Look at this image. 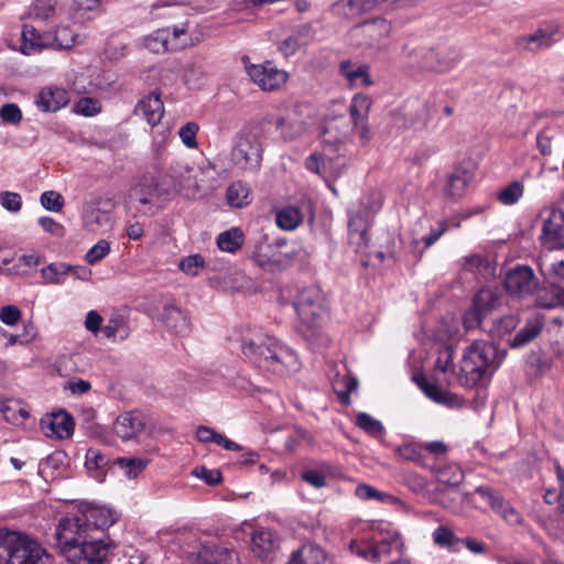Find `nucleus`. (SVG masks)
<instances>
[{
	"mask_svg": "<svg viewBox=\"0 0 564 564\" xmlns=\"http://www.w3.org/2000/svg\"><path fill=\"white\" fill-rule=\"evenodd\" d=\"M501 301L498 290L491 288L480 289L473 297V303L485 316L495 310Z\"/></svg>",
	"mask_w": 564,
	"mask_h": 564,
	"instance_id": "e433bc0d",
	"label": "nucleus"
},
{
	"mask_svg": "<svg viewBox=\"0 0 564 564\" xmlns=\"http://www.w3.org/2000/svg\"><path fill=\"white\" fill-rule=\"evenodd\" d=\"M383 2H391L398 7L397 0H337L330 6L329 11L335 17L351 20L375 10Z\"/></svg>",
	"mask_w": 564,
	"mask_h": 564,
	"instance_id": "dca6fc26",
	"label": "nucleus"
},
{
	"mask_svg": "<svg viewBox=\"0 0 564 564\" xmlns=\"http://www.w3.org/2000/svg\"><path fill=\"white\" fill-rule=\"evenodd\" d=\"M470 174L463 167H456L453 173L447 176L444 186L445 195L454 200H458L466 194L467 186L470 182Z\"/></svg>",
	"mask_w": 564,
	"mask_h": 564,
	"instance_id": "7c9ffc66",
	"label": "nucleus"
},
{
	"mask_svg": "<svg viewBox=\"0 0 564 564\" xmlns=\"http://www.w3.org/2000/svg\"><path fill=\"white\" fill-rule=\"evenodd\" d=\"M75 109L80 115L91 117L101 111V105L95 98L83 97L77 101Z\"/></svg>",
	"mask_w": 564,
	"mask_h": 564,
	"instance_id": "774afa93",
	"label": "nucleus"
},
{
	"mask_svg": "<svg viewBox=\"0 0 564 564\" xmlns=\"http://www.w3.org/2000/svg\"><path fill=\"white\" fill-rule=\"evenodd\" d=\"M245 69L251 80L263 91H274L281 88L289 79V74L278 68L273 62L265 61L252 64L248 55L241 57Z\"/></svg>",
	"mask_w": 564,
	"mask_h": 564,
	"instance_id": "1a4fd4ad",
	"label": "nucleus"
},
{
	"mask_svg": "<svg viewBox=\"0 0 564 564\" xmlns=\"http://www.w3.org/2000/svg\"><path fill=\"white\" fill-rule=\"evenodd\" d=\"M355 28L362 30V33L367 35L372 43H378L387 39L391 33V23L383 18L366 20L358 23Z\"/></svg>",
	"mask_w": 564,
	"mask_h": 564,
	"instance_id": "473e14b6",
	"label": "nucleus"
},
{
	"mask_svg": "<svg viewBox=\"0 0 564 564\" xmlns=\"http://www.w3.org/2000/svg\"><path fill=\"white\" fill-rule=\"evenodd\" d=\"M47 427L50 429L52 435H55L57 438L64 440L69 438L74 433V419L66 411H59L54 413L48 419Z\"/></svg>",
	"mask_w": 564,
	"mask_h": 564,
	"instance_id": "f704fd0d",
	"label": "nucleus"
},
{
	"mask_svg": "<svg viewBox=\"0 0 564 564\" xmlns=\"http://www.w3.org/2000/svg\"><path fill=\"white\" fill-rule=\"evenodd\" d=\"M462 539L456 535L454 530L446 524H441L432 532L433 543L445 549L451 553H459L462 550Z\"/></svg>",
	"mask_w": 564,
	"mask_h": 564,
	"instance_id": "2f4dec72",
	"label": "nucleus"
},
{
	"mask_svg": "<svg viewBox=\"0 0 564 564\" xmlns=\"http://www.w3.org/2000/svg\"><path fill=\"white\" fill-rule=\"evenodd\" d=\"M162 322L169 330L176 335L186 336L192 329L188 314L177 306L164 307Z\"/></svg>",
	"mask_w": 564,
	"mask_h": 564,
	"instance_id": "bb28decb",
	"label": "nucleus"
},
{
	"mask_svg": "<svg viewBox=\"0 0 564 564\" xmlns=\"http://www.w3.org/2000/svg\"><path fill=\"white\" fill-rule=\"evenodd\" d=\"M50 32H40L35 26L24 24L22 30V52L26 55L50 48Z\"/></svg>",
	"mask_w": 564,
	"mask_h": 564,
	"instance_id": "cd10ccee",
	"label": "nucleus"
},
{
	"mask_svg": "<svg viewBox=\"0 0 564 564\" xmlns=\"http://www.w3.org/2000/svg\"><path fill=\"white\" fill-rule=\"evenodd\" d=\"M434 115V108L429 102H420L417 107V115L411 120V124L416 129H424L427 127Z\"/></svg>",
	"mask_w": 564,
	"mask_h": 564,
	"instance_id": "69168bd1",
	"label": "nucleus"
},
{
	"mask_svg": "<svg viewBox=\"0 0 564 564\" xmlns=\"http://www.w3.org/2000/svg\"><path fill=\"white\" fill-rule=\"evenodd\" d=\"M191 45L187 35V24L159 29L144 39V46L153 53L180 51Z\"/></svg>",
	"mask_w": 564,
	"mask_h": 564,
	"instance_id": "9d476101",
	"label": "nucleus"
},
{
	"mask_svg": "<svg viewBox=\"0 0 564 564\" xmlns=\"http://www.w3.org/2000/svg\"><path fill=\"white\" fill-rule=\"evenodd\" d=\"M50 48L69 50L78 39V33L69 25H59L54 32H50Z\"/></svg>",
	"mask_w": 564,
	"mask_h": 564,
	"instance_id": "4c0bfd02",
	"label": "nucleus"
},
{
	"mask_svg": "<svg viewBox=\"0 0 564 564\" xmlns=\"http://www.w3.org/2000/svg\"><path fill=\"white\" fill-rule=\"evenodd\" d=\"M1 206L11 213H18L22 208V197L19 193L3 191L0 192Z\"/></svg>",
	"mask_w": 564,
	"mask_h": 564,
	"instance_id": "338daca9",
	"label": "nucleus"
},
{
	"mask_svg": "<svg viewBox=\"0 0 564 564\" xmlns=\"http://www.w3.org/2000/svg\"><path fill=\"white\" fill-rule=\"evenodd\" d=\"M15 540V531L0 528V564H12V541Z\"/></svg>",
	"mask_w": 564,
	"mask_h": 564,
	"instance_id": "6e6d98bb",
	"label": "nucleus"
},
{
	"mask_svg": "<svg viewBox=\"0 0 564 564\" xmlns=\"http://www.w3.org/2000/svg\"><path fill=\"white\" fill-rule=\"evenodd\" d=\"M506 356L507 351L500 350L494 343L475 340L463 355L460 372L467 383L477 384L487 371H496Z\"/></svg>",
	"mask_w": 564,
	"mask_h": 564,
	"instance_id": "39448f33",
	"label": "nucleus"
},
{
	"mask_svg": "<svg viewBox=\"0 0 564 564\" xmlns=\"http://www.w3.org/2000/svg\"><path fill=\"white\" fill-rule=\"evenodd\" d=\"M40 202L46 210L54 213L61 212L65 205L63 195L55 191H46L42 193Z\"/></svg>",
	"mask_w": 564,
	"mask_h": 564,
	"instance_id": "680f3d73",
	"label": "nucleus"
},
{
	"mask_svg": "<svg viewBox=\"0 0 564 564\" xmlns=\"http://www.w3.org/2000/svg\"><path fill=\"white\" fill-rule=\"evenodd\" d=\"M539 279L534 271L524 264H517L508 270L503 278L506 292L517 299H528L538 291Z\"/></svg>",
	"mask_w": 564,
	"mask_h": 564,
	"instance_id": "9b49d317",
	"label": "nucleus"
},
{
	"mask_svg": "<svg viewBox=\"0 0 564 564\" xmlns=\"http://www.w3.org/2000/svg\"><path fill=\"white\" fill-rule=\"evenodd\" d=\"M369 223L365 214L360 212L350 214L348 219V240L355 252L365 253L369 245Z\"/></svg>",
	"mask_w": 564,
	"mask_h": 564,
	"instance_id": "412c9836",
	"label": "nucleus"
},
{
	"mask_svg": "<svg viewBox=\"0 0 564 564\" xmlns=\"http://www.w3.org/2000/svg\"><path fill=\"white\" fill-rule=\"evenodd\" d=\"M143 430V422L137 412H126L117 419L116 432L123 440L134 437Z\"/></svg>",
	"mask_w": 564,
	"mask_h": 564,
	"instance_id": "72a5a7b5",
	"label": "nucleus"
},
{
	"mask_svg": "<svg viewBox=\"0 0 564 564\" xmlns=\"http://www.w3.org/2000/svg\"><path fill=\"white\" fill-rule=\"evenodd\" d=\"M280 547L278 533L268 528L256 529L251 534V551L262 561L267 560Z\"/></svg>",
	"mask_w": 564,
	"mask_h": 564,
	"instance_id": "6ab92c4d",
	"label": "nucleus"
},
{
	"mask_svg": "<svg viewBox=\"0 0 564 564\" xmlns=\"http://www.w3.org/2000/svg\"><path fill=\"white\" fill-rule=\"evenodd\" d=\"M153 192H155V188L137 186L130 194L131 199L134 202L139 203L140 205L149 206L148 210H144L145 215H154V210L152 209Z\"/></svg>",
	"mask_w": 564,
	"mask_h": 564,
	"instance_id": "052dcab7",
	"label": "nucleus"
},
{
	"mask_svg": "<svg viewBox=\"0 0 564 564\" xmlns=\"http://www.w3.org/2000/svg\"><path fill=\"white\" fill-rule=\"evenodd\" d=\"M241 352L260 370L279 377L289 376L301 368L299 356L293 348L262 332L243 336Z\"/></svg>",
	"mask_w": 564,
	"mask_h": 564,
	"instance_id": "f257e3e1",
	"label": "nucleus"
},
{
	"mask_svg": "<svg viewBox=\"0 0 564 564\" xmlns=\"http://www.w3.org/2000/svg\"><path fill=\"white\" fill-rule=\"evenodd\" d=\"M235 561V551L214 543L202 545L195 558L197 564H234Z\"/></svg>",
	"mask_w": 564,
	"mask_h": 564,
	"instance_id": "a878e982",
	"label": "nucleus"
},
{
	"mask_svg": "<svg viewBox=\"0 0 564 564\" xmlns=\"http://www.w3.org/2000/svg\"><path fill=\"white\" fill-rule=\"evenodd\" d=\"M83 220L85 226L91 231H97L102 227L109 226L111 223L109 213L95 207L85 209Z\"/></svg>",
	"mask_w": 564,
	"mask_h": 564,
	"instance_id": "a18cd8bd",
	"label": "nucleus"
},
{
	"mask_svg": "<svg viewBox=\"0 0 564 564\" xmlns=\"http://www.w3.org/2000/svg\"><path fill=\"white\" fill-rule=\"evenodd\" d=\"M67 521L75 524L72 528L75 534H86L104 536V531L112 525L116 521V514L108 508L95 505H86L83 507L78 514L74 517H64L59 520L56 528V533L65 532L64 529H68Z\"/></svg>",
	"mask_w": 564,
	"mask_h": 564,
	"instance_id": "423d86ee",
	"label": "nucleus"
},
{
	"mask_svg": "<svg viewBox=\"0 0 564 564\" xmlns=\"http://www.w3.org/2000/svg\"><path fill=\"white\" fill-rule=\"evenodd\" d=\"M561 37V25L555 21H544L533 33L518 37L516 44L519 48L536 52L551 47Z\"/></svg>",
	"mask_w": 564,
	"mask_h": 564,
	"instance_id": "f8f14e48",
	"label": "nucleus"
},
{
	"mask_svg": "<svg viewBox=\"0 0 564 564\" xmlns=\"http://www.w3.org/2000/svg\"><path fill=\"white\" fill-rule=\"evenodd\" d=\"M395 455L405 462L415 463L422 467H426V455L424 454L423 443L410 441L405 442L394 449Z\"/></svg>",
	"mask_w": 564,
	"mask_h": 564,
	"instance_id": "c9c22d12",
	"label": "nucleus"
},
{
	"mask_svg": "<svg viewBox=\"0 0 564 564\" xmlns=\"http://www.w3.org/2000/svg\"><path fill=\"white\" fill-rule=\"evenodd\" d=\"M534 305L540 308H553L560 306L558 297V289L549 290L546 288H540L538 285V291L533 294Z\"/></svg>",
	"mask_w": 564,
	"mask_h": 564,
	"instance_id": "3c124183",
	"label": "nucleus"
},
{
	"mask_svg": "<svg viewBox=\"0 0 564 564\" xmlns=\"http://www.w3.org/2000/svg\"><path fill=\"white\" fill-rule=\"evenodd\" d=\"M245 237L240 228L234 227L218 235L217 246L221 251L235 253L243 245Z\"/></svg>",
	"mask_w": 564,
	"mask_h": 564,
	"instance_id": "a19ab883",
	"label": "nucleus"
},
{
	"mask_svg": "<svg viewBox=\"0 0 564 564\" xmlns=\"http://www.w3.org/2000/svg\"><path fill=\"white\" fill-rule=\"evenodd\" d=\"M400 56L403 59V68L413 77L432 73H447L460 59V54L456 48L443 45L411 47L409 44H404Z\"/></svg>",
	"mask_w": 564,
	"mask_h": 564,
	"instance_id": "7ed1b4c3",
	"label": "nucleus"
},
{
	"mask_svg": "<svg viewBox=\"0 0 564 564\" xmlns=\"http://www.w3.org/2000/svg\"><path fill=\"white\" fill-rule=\"evenodd\" d=\"M518 324L519 318L517 315H505L494 322L490 333L494 337L502 338L503 336L514 330Z\"/></svg>",
	"mask_w": 564,
	"mask_h": 564,
	"instance_id": "603ef678",
	"label": "nucleus"
},
{
	"mask_svg": "<svg viewBox=\"0 0 564 564\" xmlns=\"http://www.w3.org/2000/svg\"><path fill=\"white\" fill-rule=\"evenodd\" d=\"M371 529L379 562L393 552L402 550L403 541L401 534L392 529L391 523L379 521L377 524H372Z\"/></svg>",
	"mask_w": 564,
	"mask_h": 564,
	"instance_id": "2eb2a0df",
	"label": "nucleus"
},
{
	"mask_svg": "<svg viewBox=\"0 0 564 564\" xmlns=\"http://www.w3.org/2000/svg\"><path fill=\"white\" fill-rule=\"evenodd\" d=\"M339 73L349 86L369 87L373 84L370 76V67L367 64H358L350 59H345L339 63Z\"/></svg>",
	"mask_w": 564,
	"mask_h": 564,
	"instance_id": "393cba45",
	"label": "nucleus"
},
{
	"mask_svg": "<svg viewBox=\"0 0 564 564\" xmlns=\"http://www.w3.org/2000/svg\"><path fill=\"white\" fill-rule=\"evenodd\" d=\"M303 221V214L299 207L288 206L276 213V226L283 230H294Z\"/></svg>",
	"mask_w": 564,
	"mask_h": 564,
	"instance_id": "37998d69",
	"label": "nucleus"
},
{
	"mask_svg": "<svg viewBox=\"0 0 564 564\" xmlns=\"http://www.w3.org/2000/svg\"><path fill=\"white\" fill-rule=\"evenodd\" d=\"M349 551L365 561L372 563L379 562L375 540L372 536L370 539L351 540L349 543Z\"/></svg>",
	"mask_w": 564,
	"mask_h": 564,
	"instance_id": "79ce46f5",
	"label": "nucleus"
},
{
	"mask_svg": "<svg viewBox=\"0 0 564 564\" xmlns=\"http://www.w3.org/2000/svg\"><path fill=\"white\" fill-rule=\"evenodd\" d=\"M69 102V94L64 88L45 87L36 98V106L44 112H55L67 106Z\"/></svg>",
	"mask_w": 564,
	"mask_h": 564,
	"instance_id": "b1692460",
	"label": "nucleus"
},
{
	"mask_svg": "<svg viewBox=\"0 0 564 564\" xmlns=\"http://www.w3.org/2000/svg\"><path fill=\"white\" fill-rule=\"evenodd\" d=\"M110 459L98 448H89L86 453L85 466L88 470H99L108 467Z\"/></svg>",
	"mask_w": 564,
	"mask_h": 564,
	"instance_id": "bf43d9fd",
	"label": "nucleus"
},
{
	"mask_svg": "<svg viewBox=\"0 0 564 564\" xmlns=\"http://www.w3.org/2000/svg\"><path fill=\"white\" fill-rule=\"evenodd\" d=\"M543 329V323L539 319L527 324L509 341L511 348H520L531 343Z\"/></svg>",
	"mask_w": 564,
	"mask_h": 564,
	"instance_id": "58836bf2",
	"label": "nucleus"
},
{
	"mask_svg": "<svg viewBox=\"0 0 564 564\" xmlns=\"http://www.w3.org/2000/svg\"><path fill=\"white\" fill-rule=\"evenodd\" d=\"M540 271L553 286L554 284L564 281V260L552 262L549 265H546L544 262H541Z\"/></svg>",
	"mask_w": 564,
	"mask_h": 564,
	"instance_id": "4d7b16f0",
	"label": "nucleus"
},
{
	"mask_svg": "<svg viewBox=\"0 0 564 564\" xmlns=\"http://www.w3.org/2000/svg\"><path fill=\"white\" fill-rule=\"evenodd\" d=\"M134 113L137 116H142L150 126H158L164 115V104L161 99L160 93L152 91L148 96L143 97L137 104Z\"/></svg>",
	"mask_w": 564,
	"mask_h": 564,
	"instance_id": "5701e85b",
	"label": "nucleus"
},
{
	"mask_svg": "<svg viewBox=\"0 0 564 564\" xmlns=\"http://www.w3.org/2000/svg\"><path fill=\"white\" fill-rule=\"evenodd\" d=\"M337 120L328 121L322 131L323 153H312L305 161L308 171L322 174L327 166L336 163V175L340 174V167L346 166V159L349 154L351 139L348 131L339 132Z\"/></svg>",
	"mask_w": 564,
	"mask_h": 564,
	"instance_id": "20e7f679",
	"label": "nucleus"
},
{
	"mask_svg": "<svg viewBox=\"0 0 564 564\" xmlns=\"http://www.w3.org/2000/svg\"><path fill=\"white\" fill-rule=\"evenodd\" d=\"M293 306L303 332H313L321 327L327 313L325 294L317 285H310L300 290Z\"/></svg>",
	"mask_w": 564,
	"mask_h": 564,
	"instance_id": "0eeeda50",
	"label": "nucleus"
},
{
	"mask_svg": "<svg viewBox=\"0 0 564 564\" xmlns=\"http://www.w3.org/2000/svg\"><path fill=\"white\" fill-rule=\"evenodd\" d=\"M100 332L108 339H116L118 335L121 339L128 336L127 324L120 316L109 318L108 323L101 327Z\"/></svg>",
	"mask_w": 564,
	"mask_h": 564,
	"instance_id": "864d4df0",
	"label": "nucleus"
},
{
	"mask_svg": "<svg viewBox=\"0 0 564 564\" xmlns=\"http://www.w3.org/2000/svg\"><path fill=\"white\" fill-rule=\"evenodd\" d=\"M110 252V243L107 240H99L85 254V261L94 265L101 261Z\"/></svg>",
	"mask_w": 564,
	"mask_h": 564,
	"instance_id": "0e129e2a",
	"label": "nucleus"
},
{
	"mask_svg": "<svg viewBox=\"0 0 564 564\" xmlns=\"http://www.w3.org/2000/svg\"><path fill=\"white\" fill-rule=\"evenodd\" d=\"M286 564H329L326 552L315 543L303 544L291 553Z\"/></svg>",
	"mask_w": 564,
	"mask_h": 564,
	"instance_id": "c85d7f7f",
	"label": "nucleus"
},
{
	"mask_svg": "<svg viewBox=\"0 0 564 564\" xmlns=\"http://www.w3.org/2000/svg\"><path fill=\"white\" fill-rule=\"evenodd\" d=\"M178 267L184 273L196 276L205 267V260L200 254L196 253L183 258Z\"/></svg>",
	"mask_w": 564,
	"mask_h": 564,
	"instance_id": "e2e57ef3",
	"label": "nucleus"
},
{
	"mask_svg": "<svg viewBox=\"0 0 564 564\" xmlns=\"http://www.w3.org/2000/svg\"><path fill=\"white\" fill-rule=\"evenodd\" d=\"M113 464L119 466L129 478H134L145 469L148 460L139 457H118Z\"/></svg>",
	"mask_w": 564,
	"mask_h": 564,
	"instance_id": "8fccbe9b",
	"label": "nucleus"
},
{
	"mask_svg": "<svg viewBox=\"0 0 564 564\" xmlns=\"http://www.w3.org/2000/svg\"><path fill=\"white\" fill-rule=\"evenodd\" d=\"M299 252L295 249L282 252L274 250L270 253L258 252L253 260L261 269L270 272L282 271L290 267Z\"/></svg>",
	"mask_w": 564,
	"mask_h": 564,
	"instance_id": "4be33fe9",
	"label": "nucleus"
},
{
	"mask_svg": "<svg viewBox=\"0 0 564 564\" xmlns=\"http://www.w3.org/2000/svg\"><path fill=\"white\" fill-rule=\"evenodd\" d=\"M17 541H12V564H50L46 550L26 534L15 531Z\"/></svg>",
	"mask_w": 564,
	"mask_h": 564,
	"instance_id": "ddd939ff",
	"label": "nucleus"
},
{
	"mask_svg": "<svg viewBox=\"0 0 564 564\" xmlns=\"http://www.w3.org/2000/svg\"><path fill=\"white\" fill-rule=\"evenodd\" d=\"M263 123L273 124L280 135L286 140H295L301 137L306 130V123L302 120L292 119L290 116L280 118H265Z\"/></svg>",
	"mask_w": 564,
	"mask_h": 564,
	"instance_id": "c756f323",
	"label": "nucleus"
},
{
	"mask_svg": "<svg viewBox=\"0 0 564 564\" xmlns=\"http://www.w3.org/2000/svg\"><path fill=\"white\" fill-rule=\"evenodd\" d=\"M523 193L524 184L520 181H512L498 192L497 199L505 206H511L519 202Z\"/></svg>",
	"mask_w": 564,
	"mask_h": 564,
	"instance_id": "49530a36",
	"label": "nucleus"
},
{
	"mask_svg": "<svg viewBox=\"0 0 564 564\" xmlns=\"http://www.w3.org/2000/svg\"><path fill=\"white\" fill-rule=\"evenodd\" d=\"M263 147L260 137L253 130L241 132L230 153L235 167L241 172H258L261 167Z\"/></svg>",
	"mask_w": 564,
	"mask_h": 564,
	"instance_id": "6e6552de",
	"label": "nucleus"
},
{
	"mask_svg": "<svg viewBox=\"0 0 564 564\" xmlns=\"http://www.w3.org/2000/svg\"><path fill=\"white\" fill-rule=\"evenodd\" d=\"M76 270L73 265L65 263H51L41 270L43 279L51 284H62L64 282L63 276L70 271Z\"/></svg>",
	"mask_w": 564,
	"mask_h": 564,
	"instance_id": "de8ad7c7",
	"label": "nucleus"
},
{
	"mask_svg": "<svg viewBox=\"0 0 564 564\" xmlns=\"http://www.w3.org/2000/svg\"><path fill=\"white\" fill-rule=\"evenodd\" d=\"M371 107V99L368 95L357 94L352 97L349 106V115L355 128L359 129L360 140L369 141L368 117Z\"/></svg>",
	"mask_w": 564,
	"mask_h": 564,
	"instance_id": "a211bd4d",
	"label": "nucleus"
},
{
	"mask_svg": "<svg viewBox=\"0 0 564 564\" xmlns=\"http://www.w3.org/2000/svg\"><path fill=\"white\" fill-rule=\"evenodd\" d=\"M356 425L373 437L380 436L384 432L382 423L368 413H359L356 416Z\"/></svg>",
	"mask_w": 564,
	"mask_h": 564,
	"instance_id": "5fc2aeb1",
	"label": "nucleus"
},
{
	"mask_svg": "<svg viewBox=\"0 0 564 564\" xmlns=\"http://www.w3.org/2000/svg\"><path fill=\"white\" fill-rule=\"evenodd\" d=\"M316 31L312 23L295 26L292 33L278 45V51L284 56H293L302 46H306L315 40Z\"/></svg>",
	"mask_w": 564,
	"mask_h": 564,
	"instance_id": "f3484780",
	"label": "nucleus"
},
{
	"mask_svg": "<svg viewBox=\"0 0 564 564\" xmlns=\"http://www.w3.org/2000/svg\"><path fill=\"white\" fill-rule=\"evenodd\" d=\"M250 195L251 192L249 186L241 181H236L231 183L226 192V198L228 204L231 207L236 208H242L248 206L251 202Z\"/></svg>",
	"mask_w": 564,
	"mask_h": 564,
	"instance_id": "ea45409f",
	"label": "nucleus"
},
{
	"mask_svg": "<svg viewBox=\"0 0 564 564\" xmlns=\"http://www.w3.org/2000/svg\"><path fill=\"white\" fill-rule=\"evenodd\" d=\"M541 238L551 248L564 247V213L552 209L542 225Z\"/></svg>",
	"mask_w": 564,
	"mask_h": 564,
	"instance_id": "aec40b11",
	"label": "nucleus"
},
{
	"mask_svg": "<svg viewBox=\"0 0 564 564\" xmlns=\"http://www.w3.org/2000/svg\"><path fill=\"white\" fill-rule=\"evenodd\" d=\"M325 467L326 465L322 464L317 468H306L301 471L300 478L313 488L322 489L328 485Z\"/></svg>",
	"mask_w": 564,
	"mask_h": 564,
	"instance_id": "09e8293b",
	"label": "nucleus"
},
{
	"mask_svg": "<svg viewBox=\"0 0 564 564\" xmlns=\"http://www.w3.org/2000/svg\"><path fill=\"white\" fill-rule=\"evenodd\" d=\"M68 529L65 532L56 533V545L67 562L73 564H107L110 562L111 551L116 549L112 541L106 542L102 538L96 535L75 534L72 525L67 521Z\"/></svg>",
	"mask_w": 564,
	"mask_h": 564,
	"instance_id": "f03ea898",
	"label": "nucleus"
},
{
	"mask_svg": "<svg viewBox=\"0 0 564 564\" xmlns=\"http://www.w3.org/2000/svg\"><path fill=\"white\" fill-rule=\"evenodd\" d=\"M437 479L449 486H458L464 479V474L458 465H448L437 471Z\"/></svg>",
	"mask_w": 564,
	"mask_h": 564,
	"instance_id": "13d9d810",
	"label": "nucleus"
},
{
	"mask_svg": "<svg viewBox=\"0 0 564 564\" xmlns=\"http://www.w3.org/2000/svg\"><path fill=\"white\" fill-rule=\"evenodd\" d=\"M475 494H477L495 513L500 516L510 525L523 524L524 520L521 513L512 507L498 490L484 485L476 487Z\"/></svg>",
	"mask_w": 564,
	"mask_h": 564,
	"instance_id": "4468645a",
	"label": "nucleus"
},
{
	"mask_svg": "<svg viewBox=\"0 0 564 564\" xmlns=\"http://www.w3.org/2000/svg\"><path fill=\"white\" fill-rule=\"evenodd\" d=\"M56 0H35L30 8L29 15L35 21L47 22L56 13Z\"/></svg>",
	"mask_w": 564,
	"mask_h": 564,
	"instance_id": "c03bdc74",
	"label": "nucleus"
}]
</instances>
